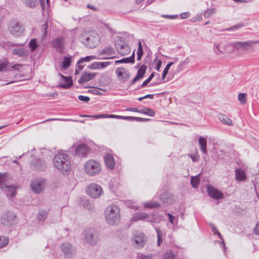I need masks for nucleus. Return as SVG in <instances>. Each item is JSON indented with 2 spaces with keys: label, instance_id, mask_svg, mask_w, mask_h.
<instances>
[{
  "label": "nucleus",
  "instance_id": "obj_1",
  "mask_svg": "<svg viewBox=\"0 0 259 259\" xmlns=\"http://www.w3.org/2000/svg\"><path fill=\"white\" fill-rule=\"evenodd\" d=\"M54 166L62 174H66L71 169L69 157L63 152L55 155L53 159Z\"/></svg>",
  "mask_w": 259,
  "mask_h": 259
},
{
  "label": "nucleus",
  "instance_id": "obj_2",
  "mask_svg": "<svg viewBox=\"0 0 259 259\" xmlns=\"http://www.w3.org/2000/svg\"><path fill=\"white\" fill-rule=\"evenodd\" d=\"M105 216L106 220L109 224L117 225L120 218V209L115 205L108 206L105 211Z\"/></svg>",
  "mask_w": 259,
  "mask_h": 259
},
{
  "label": "nucleus",
  "instance_id": "obj_3",
  "mask_svg": "<svg viewBox=\"0 0 259 259\" xmlns=\"http://www.w3.org/2000/svg\"><path fill=\"white\" fill-rule=\"evenodd\" d=\"M84 170L87 175L90 176H95L100 172L101 166L98 161L94 159H90L85 162Z\"/></svg>",
  "mask_w": 259,
  "mask_h": 259
},
{
  "label": "nucleus",
  "instance_id": "obj_4",
  "mask_svg": "<svg viewBox=\"0 0 259 259\" xmlns=\"http://www.w3.org/2000/svg\"><path fill=\"white\" fill-rule=\"evenodd\" d=\"M100 37L95 31H89L85 38L82 40V43L89 48H94L99 43Z\"/></svg>",
  "mask_w": 259,
  "mask_h": 259
},
{
  "label": "nucleus",
  "instance_id": "obj_5",
  "mask_svg": "<svg viewBox=\"0 0 259 259\" xmlns=\"http://www.w3.org/2000/svg\"><path fill=\"white\" fill-rule=\"evenodd\" d=\"M114 46L117 53L121 56L126 55L130 52V47L122 37H120L115 40Z\"/></svg>",
  "mask_w": 259,
  "mask_h": 259
},
{
  "label": "nucleus",
  "instance_id": "obj_6",
  "mask_svg": "<svg viewBox=\"0 0 259 259\" xmlns=\"http://www.w3.org/2000/svg\"><path fill=\"white\" fill-rule=\"evenodd\" d=\"M61 248L65 259H72L76 255L75 247L68 242L63 243Z\"/></svg>",
  "mask_w": 259,
  "mask_h": 259
},
{
  "label": "nucleus",
  "instance_id": "obj_7",
  "mask_svg": "<svg viewBox=\"0 0 259 259\" xmlns=\"http://www.w3.org/2000/svg\"><path fill=\"white\" fill-rule=\"evenodd\" d=\"M87 193L92 198H97L102 195L103 190L100 185L93 183L88 187Z\"/></svg>",
  "mask_w": 259,
  "mask_h": 259
},
{
  "label": "nucleus",
  "instance_id": "obj_8",
  "mask_svg": "<svg viewBox=\"0 0 259 259\" xmlns=\"http://www.w3.org/2000/svg\"><path fill=\"white\" fill-rule=\"evenodd\" d=\"M85 238L88 243L94 245L99 240V233L94 229H90L87 231Z\"/></svg>",
  "mask_w": 259,
  "mask_h": 259
},
{
  "label": "nucleus",
  "instance_id": "obj_9",
  "mask_svg": "<svg viewBox=\"0 0 259 259\" xmlns=\"http://www.w3.org/2000/svg\"><path fill=\"white\" fill-rule=\"evenodd\" d=\"M132 241L135 247L139 249L143 248L146 243L144 234L142 232H135Z\"/></svg>",
  "mask_w": 259,
  "mask_h": 259
},
{
  "label": "nucleus",
  "instance_id": "obj_10",
  "mask_svg": "<svg viewBox=\"0 0 259 259\" xmlns=\"http://www.w3.org/2000/svg\"><path fill=\"white\" fill-rule=\"evenodd\" d=\"M45 181L42 179H35L33 180L30 184V187L33 191L36 193H40L45 188Z\"/></svg>",
  "mask_w": 259,
  "mask_h": 259
},
{
  "label": "nucleus",
  "instance_id": "obj_11",
  "mask_svg": "<svg viewBox=\"0 0 259 259\" xmlns=\"http://www.w3.org/2000/svg\"><path fill=\"white\" fill-rule=\"evenodd\" d=\"M16 215L15 213L11 211H7L4 213L1 217L2 223L4 225H11L13 223Z\"/></svg>",
  "mask_w": 259,
  "mask_h": 259
},
{
  "label": "nucleus",
  "instance_id": "obj_12",
  "mask_svg": "<svg viewBox=\"0 0 259 259\" xmlns=\"http://www.w3.org/2000/svg\"><path fill=\"white\" fill-rule=\"evenodd\" d=\"M258 42L257 41H237L233 44V47L237 50H247L252 45Z\"/></svg>",
  "mask_w": 259,
  "mask_h": 259
},
{
  "label": "nucleus",
  "instance_id": "obj_13",
  "mask_svg": "<svg viewBox=\"0 0 259 259\" xmlns=\"http://www.w3.org/2000/svg\"><path fill=\"white\" fill-rule=\"evenodd\" d=\"M51 44L57 52L62 53L64 49V38L63 37L56 38L51 42Z\"/></svg>",
  "mask_w": 259,
  "mask_h": 259
},
{
  "label": "nucleus",
  "instance_id": "obj_14",
  "mask_svg": "<svg viewBox=\"0 0 259 259\" xmlns=\"http://www.w3.org/2000/svg\"><path fill=\"white\" fill-rule=\"evenodd\" d=\"M145 219H146L147 222H154L156 221V217L154 214L151 215L146 212H139L133 218L134 221Z\"/></svg>",
  "mask_w": 259,
  "mask_h": 259
},
{
  "label": "nucleus",
  "instance_id": "obj_15",
  "mask_svg": "<svg viewBox=\"0 0 259 259\" xmlns=\"http://www.w3.org/2000/svg\"><path fill=\"white\" fill-rule=\"evenodd\" d=\"M207 193L209 197L214 199H221L223 198V193L212 186L207 187Z\"/></svg>",
  "mask_w": 259,
  "mask_h": 259
},
{
  "label": "nucleus",
  "instance_id": "obj_16",
  "mask_svg": "<svg viewBox=\"0 0 259 259\" xmlns=\"http://www.w3.org/2000/svg\"><path fill=\"white\" fill-rule=\"evenodd\" d=\"M31 167L37 170H44L46 167V162L44 160L35 159L31 162Z\"/></svg>",
  "mask_w": 259,
  "mask_h": 259
},
{
  "label": "nucleus",
  "instance_id": "obj_17",
  "mask_svg": "<svg viewBox=\"0 0 259 259\" xmlns=\"http://www.w3.org/2000/svg\"><path fill=\"white\" fill-rule=\"evenodd\" d=\"M59 75L63 79L64 83H60L58 85V87L59 88H63L64 89H68L70 88L72 85V80L71 77H66L61 73H59Z\"/></svg>",
  "mask_w": 259,
  "mask_h": 259
},
{
  "label": "nucleus",
  "instance_id": "obj_18",
  "mask_svg": "<svg viewBox=\"0 0 259 259\" xmlns=\"http://www.w3.org/2000/svg\"><path fill=\"white\" fill-rule=\"evenodd\" d=\"M146 69L147 66L146 65H141L138 70L137 74L133 79V80L131 82L130 85H133L137 81L142 78L146 73Z\"/></svg>",
  "mask_w": 259,
  "mask_h": 259
},
{
  "label": "nucleus",
  "instance_id": "obj_19",
  "mask_svg": "<svg viewBox=\"0 0 259 259\" xmlns=\"http://www.w3.org/2000/svg\"><path fill=\"white\" fill-rule=\"evenodd\" d=\"M10 33L15 35H19L23 31V29L21 24L19 23H15L9 27Z\"/></svg>",
  "mask_w": 259,
  "mask_h": 259
},
{
  "label": "nucleus",
  "instance_id": "obj_20",
  "mask_svg": "<svg viewBox=\"0 0 259 259\" xmlns=\"http://www.w3.org/2000/svg\"><path fill=\"white\" fill-rule=\"evenodd\" d=\"M96 76V73L84 72L78 80V83L83 84L93 79Z\"/></svg>",
  "mask_w": 259,
  "mask_h": 259
},
{
  "label": "nucleus",
  "instance_id": "obj_21",
  "mask_svg": "<svg viewBox=\"0 0 259 259\" xmlns=\"http://www.w3.org/2000/svg\"><path fill=\"white\" fill-rule=\"evenodd\" d=\"M111 64V62L110 61L96 62L93 63L90 66L88 67V68L91 69H103L110 65Z\"/></svg>",
  "mask_w": 259,
  "mask_h": 259
},
{
  "label": "nucleus",
  "instance_id": "obj_22",
  "mask_svg": "<svg viewBox=\"0 0 259 259\" xmlns=\"http://www.w3.org/2000/svg\"><path fill=\"white\" fill-rule=\"evenodd\" d=\"M89 151V147L84 144L78 145L75 150V154L78 156H85Z\"/></svg>",
  "mask_w": 259,
  "mask_h": 259
},
{
  "label": "nucleus",
  "instance_id": "obj_23",
  "mask_svg": "<svg viewBox=\"0 0 259 259\" xmlns=\"http://www.w3.org/2000/svg\"><path fill=\"white\" fill-rule=\"evenodd\" d=\"M95 59H96V57L95 56H88L84 58H81L77 62V69L81 70L85 66V65H82V63L90 62Z\"/></svg>",
  "mask_w": 259,
  "mask_h": 259
},
{
  "label": "nucleus",
  "instance_id": "obj_24",
  "mask_svg": "<svg viewBox=\"0 0 259 259\" xmlns=\"http://www.w3.org/2000/svg\"><path fill=\"white\" fill-rule=\"evenodd\" d=\"M106 166L110 169H112L115 166V161L113 156L110 154H107L104 158Z\"/></svg>",
  "mask_w": 259,
  "mask_h": 259
},
{
  "label": "nucleus",
  "instance_id": "obj_25",
  "mask_svg": "<svg viewBox=\"0 0 259 259\" xmlns=\"http://www.w3.org/2000/svg\"><path fill=\"white\" fill-rule=\"evenodd\" d=\"M7 190L6 191V195L7 197L12 198L15 196L16 194V190L17 189V187L15 185H10V186H6V188Z\"/></svg>",
  "mask_w": 259,
  "mask_h": 259
},
{
  "label": "nucleus",
  "instance_id": "obj_26",
  "mask_svg": "<svg viewBox=\"0 0 259 259\" xmlns=\"http://www.w3.org/2000/svg\"><path fill=\"white\" fill-rule=\"evenodd\" d=\"M199 144L200 146V150L204 154H206L207 151V148H206V145H207V140L205 138H203L202 137H200L199 138Z\"/></svg>",
  "mask_w": 259,
  "mask_h": 259
},
{
  "label": "nucleus",
  "instance_id": "obj_27",
  "mask_svg": "<svg viewBox=\"0 0 259 259\" xmlns=\"http://www.w3.org/2000/svg\"><path fill=\"white\" fill-rule=\"evenodd\" d=\"M235 178L237 180L242 181L246 179V176L243 170L237 169L235 170Z\"/></svg>",
  "mask_w": 259,
  "mask_h": 259
},
{
  "label": "nucleus",
  "instance_id": "obj_28",
  "mask_svg": "<svg viewBox=\"0 0 259 259\" xmlns=\"http://www.w3.org/2000/svg\"><path fill=\"white\" fill-rule=\"evenodd\" d=\"M135 51L133 53L132 56L130 57L123 58L121 60H116L115 61V64H119V63H134L135 62Z\"/></svg>",
  "mask_w": 259,
  "mask_h": 259
},
{
  "label": "nucleus",
  "instance_id": "obj_29",
  "mask_svg": "<svg viewBox=\"0 0 259 259\" xmlns=\"http://www.w3.org/2000/svg\"><path fill=\"white\" fill-rule=\"evenodd\" d=\"M218 118L222 122L225 124L230 126L233 125L232 120L227 115L225 114H219Z\"/></svg>",
  "mask_w": 259,
  "mask_h": 259
},
{
  "label": "nucleus",
  "instance_id": "obj_30",
  "mask_svg": "<svg viewBox=\"0 0 259 259\" xmlns=\"http://www.w3.org/2000/svg\"><path fill=\"white\" fill-rule=\"evenodd\" d=\"M8 180V177L6 173L0 172V188H6V183Z\"/></svg>",
  "mask_w": 259,
  "mask_h": 259
},
{
  "label": "nucleus",
  "instance_id": "obj_31",
  "mask_svg": "<svg viewBox=\"0 0 259 259\" xmlns=\"http://www.w3.org/2000/svg\"><path fill=\"white\" fill-rule=\"evenodd\" d=\"M114 54L115 50L111 47H108L104 48L100 53V55H105L107 56H110Z\"/></svg>",
  "mask_w": 259,
  "mask_h": 259
},
{
  "label": "nucleus",
  "instance_id": "obj_32",
  "mask_svg": "<svg viewBox=\"0 0 259 259\" xmlns=\"http://www.w3.org/2000/svg\"><path fill=\"white\" fill-rule=\"evenodd\" d=\"M159 199L162 202L165 204L168 205L169 204V194L165 192L160 194Z\"/></svg>",
  "mask_w": 259,
  "mask_h": 259
},
{
  "label": "nucleus",
  "instance_id": "obj_33",
  "mask_svg": "<svg viewBox=\"0 0 259 259\" xmlns=\"http://www.w3.org/2000/svg\"><path fill=\"white\" fill-rule=\"evenodd\" d=\"M71 57H64L62 62V68L63 69H67L71 65Z\"/></svg>",
  "mask_w": 259,
  "mask_h": 259
},
{
  "label": "nucleus",
  "instance_id": "obj_34",
  "mask_svg": "<svg viewBox=\"0 0 259 259\" xmlns=\"http://www.w3.org/2000/svg\"><path fill=\"white\" fill-rule=\"evenodd\" d=\"M48 211L45 210H40L38 212L37 218L39 221H44L47 218Z\"/></svg>",
  "mask_w": 259,
  "mask_h": 259
},
{
  "label": "nucleus",
  "instance_id": "obj_35",
  "mask_svg": "<svg viewBox=\"0 0 259 259\" xmlns=\"http://www.w3.org/2000/svg\"><path fill=\"white\" fill-rule=\"evenodd\" d=\"M139 113L148 115L150 116H154L155 115V112L151 109L148 107L140 109Z\"/></svg>",
  "mask_w": 259,
  "mask_h": 259
},
{
  "label": "nucleus",
  "instance_id": "obj_36",
  "mask_svg": "<svg viewBox=\"0 0 259 259\" xmlns=\"http://www.w3.org/2000/svg\"><path fill=\"white\" fill-rule=\"evenodd\" d=\"M160 204L156 201H149L144 204V206L146 208H153L160 207Z\"/></svg>",
  "mask_w": 259,
  "mask_h": 259
},
{
  "label": "nucleus",
  "instance_id": "obj_37",
  "mask_svg": "<svg viewBox=\"0 0 259 259\" xmlns=\"http://www.w3.org/2000/svg\"><path fill=\"white\" fill-rule=\"evenodd\" d=\"M175 254L171 250H166L163 255V259H175Z\"/></svg>",
  "mask_w": 259,
  "mask_h": 259
},
{
  "label": "nucleus",
  "instance_id": "obj_38",
  "mask_svg": "<svg viewBox=\"0 0 259 259\" xmlns=\"http://www.w3.org/2000/svg\"><path fill=\"white\" fill-rule=\"evenodd\" d=\"M26 51L23 48L15 49L13 51L14 55H17L19 57H23L26 55Z\"/></svg>",
  "mask_w": 259,
  "mask_h": 259
},
{
  "label": "nucleus",
  "instance_id": "obj_39",
  "mask_svg": "<svg viewBox=\"0 0 259 259\" xmlns=\"http://www.w3.org/2000/svg\"><path fill=\"white\" fill-rule=\"evenodd\" d=\"M155 229L157 233V245L159 246L162 242V233L159 228L156 227Z\"/></svg>",
  "mask_w": 259,
  "mask_h": 259
},
{
  "label": "nucleus",
  "instance_id": "obj_40",
  "mask_svg": "<svg viewBox=\"0 0 259 259\" xmlns=\"http://www.w3.org/2000/svg\"><path fill=\"white\" fill-rule=\"evenodd\" d=\"M200 182L199 175L195 177H192L191 179V184L193 188H197Z\"/></svg>",
  "mask_w": 259,
  "mask_h": 259
},
{
  "label": "nucleus",
  "instance_id": "obj_41",
  "mask_svg": "<svg viewBox=\"0 0 259 259\" xmlns=\"http://www.w3.org/2000/svg\"><path fill=\"white\" fill-rule=\"evenodd\" d=\"M36 1L37 0H23V2L26 7L33 8L36 6Z\"/></svg>",
  "mask_w": 259,
  "mask_h": 259
},
{
  "label": "nucleus",
  "instance_id": "obj_42",
  "mask_svg": "<svg viewBox=\"0 0 259 259\" xmlns=\"http://www.w3.org/2000/svg\"><path fill=\"white\" fill-rule=\"evenodd\" d=\"M215 12L216 9L215 8H211L204 11L203 15L205 18H209L214 14Z\"/></svg>",
  "mask_w": 259,
  "mask_h": 259
},
{
  "label": "nucleus",
  "instance_id": "obj_43",
  "mask_svg": "<svg viewBox=\"0 0 259 259\" xmlns=\"http://www.w3.org/2000/svg\"><path fill=\"white\" fill-rule=\"evenodd\" d=\"M174 64V63L172 62H169L168 64H167L166 65V66H165L163 71V73H162V79L163 80H164V79H165L166 75L168 73V70L170 67V66Z\"/></svg>",
  "mask_w": 259,
  "mask_h": 259
},
{
  "label": "nucleus",
  "instance_id": "obj_44",
  "mask_svg": "<svg viewBox=\"0 0 259 259\" xmlns=\"http://www.w3.org/2000/svg\"><path fill=\"white\" fill-rule=\"evenodd\" d=\"M29 46L32 52L35 51L38 47V45L37 44L36 42V39H31L29 43Z\"/></svg>",
  "mask_w": 259,
  "mask_h": 259
},
{
  "label": "nucleus",
  "instance_id": "obj_45",
  "mask_svg": "<svg viewBox=\"0 0 259 259\" xmlns=\"http://www.w3.org/2000/svg\"><path fill=\"white\" fill-rule=\"evenodd\" d=\"M247 94L245 93H240L238 95V100L242 104H245L246 102Z\"/></svg>",
  "mask_w": 259,
  "mask_h": 259
},
{
  "label": "nucleus",
  "instance_id": "obj_46",
  "mask_svg": "<svg viewBox=\"0 0 259 259\" xmlns=\"http://www.w3.org/2000/svg\"><path fill=\"white\" fill-rule=\"evenodd\" d=\"M9 242L8 239L4 236H0V248L6 246Z\"/></svg>",
  "mask_w": 259,
  "mask_h": 259
},
{
  "label": "nucleus",
  "instance_id": "obj_47",
  "mask_svg": "<svg viewBox=\"0 0 259 259\" xmlns=\"http://www.w3.org/2000/svg\"><path fill=\"white\" fill-rule=\"evenodd\" d=\"M83 206L89 210H92L94 209L93 205L88 200H84L82 203Z\"/></svg>",
  "mask_w": 259,
  "mask_h": 259
},
{
  "label": "nucleus",
  "instance_id": "obj_48",
  "mask_svg": "<svg viewBox=\"0 0 259 259\" xmlns=\"http://www.w3.org/2000/svg\"><path fill=\"white\" fill-rule=\"evenodd\" d=\"M155 75V73L152 72L151 75L149 76V77L145 80L143 83L141 84L140 88H143L146 87V85L150 82L152 79L154 77Z\"/></svg>",
  "mask_w": 259,
  "mask_h": 259
},
{
  "label": "nucleus",
  "instance_id": "obj_49",
  "mask_svg": "<svg viewBox=\"0 0 259 259\" xmlns=\"http://www.w3.org/2000/svg\"><path fill=\"white\" fill-rule=\"evenodd\" d=\"M48 27V24L47 22H45L41 26V31L42 33V36L45 37L47 35V29Z\"/></svg>",
  "mask_w": 259,
  "mask_h": 259
},
{
  "label": "nucleus",
  "instance_id": "obj_50",
  "mask_svg": "<svg viewBox=\"0 0 259 259\" xmlns=\"http://www.w3.org/2000/svg\"><path fill=\"white\" fill-rule=\"evenodd\" d=\"M124 68L119 67L116 69L115 72L118 77H121L125 72Z\"/></svg>",
  "mask_w": 259,
  "mask_h": 259
},
{
  "label": "nucleus",
  "instance_id": "obj_51",
  "mask_svg": "<svg viewBox=\"0 0 259 259\" xmlns=\"http://www.w3.org/2000/svg\"><path fill=\"white\" fill-rule=\"evenodd\" d=\"M8 63L7 61H5L3 62H0V71H7V65Z\"/></svg>",
  "mask_w": 259,
  "mask_h": 259
},
{
  "label": "nucleus",
  "instance_id": "obj_52",
  "mask_svg": "<svg viewBox=\"0 0 259 259\" xmlns=\"http://www.w3.org/2000/svg\"><path fill=\"white\" fill-rule=\"evenodd\" d=\"M214 50L215 53L218 55H219L220 54H224L225 53V51H222V50L221 49L220 45H214Z\"/></svg>",
  "mask_w": 259,
  "mask_h": 259
},
{
  "label": "nucleus",
  "instance_id": "obj_53",
  "mask_svg": "<svg viewBox=\"0 0 259 259\" xmlns=\"http://www.w3.org/2000/svg\"><path fill=\"white\" fill-rule=\"evenodd\" d=\"M81 117H92L95 119H98L100 118L105 117L106 115L105 114H100V115H80Z\"/></svg>",
  "mask_w": 259,
  "mask_h": 259
},
{
  "label": "nucleus",
  "instance_id": "obj_54",
  "mask_svg": "<svg viewBox=\"0 0 259 259\" xmlns=\"http://www.w3.org/2000/svg\"><path fill=\"white\" fill-rule=\"evenodd\" d=\"M242 27H243V25L242 23H240V24H239L237 25H235L230 28H229L227 29L226 30L228 31H233L236 29L242 28Z\"/></svg>",
  "mask_w": 259,
  "mask_h": 259
},
{
  "label": "nucleus",
  "instance_id": "obj_55",
  "mask_svg": "<svg viewBox=\"0 0 259 259\" xmlns=\"http://www.w3.org/2000/svg\"><path fill=\"white\" fill-rule=\"evenodd\" d=\"M179 16L178 15H162L161 17L166 18V19H175L178 18Z\"/></svg>",
  "mask_w": 259,
  "mask_h": 259
},
{
  "label": "nucleus",
  "instance_id": "obj_56",
  "mask_svg": "<svg viewBox=\"0 0 259 259\" xmlns=\"http://www.w3.org/2000/svg\"><path fill=\"white\" fill-rule=\"evenodd\" d=\"M143 55V51L142 49V46L141 42L140 41H139L138 43V49L137 51V55Z\"/></svg>",
  "mask_w": 259,
  "mask_h": 259
},
{
  "label": "nucleus",
  "instance_id": "obj_57",
  "mask_svg": "<svg viewBox=\"0 0 259 259\" xmlns=\"http://www.w3.org/2000/svg\"><path fill=\"white\" fill-rule=\"evenodd\" d=\"M78 99L81 101L84 102H88L90 99L89 97L87 96H84L82 95H80L78 96Z\"/></svg>",
  "mask_w": 259,
  "mask_h": 259
},
{
  "label": "nucleus",
  "instance_id": "obj_58",
  "mask_svg": "<svg viewBox=\"0 0 259 259\" xmlns=\"http://www.w3.org/2000/svg\"><path fill=\"white\" fill-rule=\"evenodd\" d=\"M151 119L150 118H144L142 117H136V121L138 122H147L150 121Z\"/></svg>",
  "mask_w": 259,
  "mask_h": 259
},
{
  "label": "nucleus",
  "instance_id": "obj_59",
  "mask_svg": "<svg viewBox=\"0 0 259 259\" xmlns=\"http://www.w3.org/2000/svg\"><path fill=\"white\" fill-rule=\"evenodd\" d=\"M122 119H124L128 121H136V117L134 116H122Z\"/></svg>",
  "mask_w": 259,
  "mask_h": 259
},
{
  "label": "nucleus",
  "instance_id": "obj_60",
  "mask_svg": "<svg viewBox=\"0 0 259 259\" xmlns=\"http://www.w3.org/2000/svg\"><path fill=\"white\" fill-rule=\"evenodd\" d=\"M130 75L129 72L127 71H125L124 73L122 76V79H123V81H126V80H127L128 79V78L130 77Z\"/></svg>",
  "mask_w": 259,
  "mask_h": 259
},
{
  "label": "nucleus",
  "instance_id": "obj_61",
  "mask_svg": "<svg viewBox=\"0 0 259 259\" xmlns=\"http://www.w3.org/2000/svg\"><path fill=\"white\" fill-rule=\"evenodd\" d=\"M181 18L182 19H186L190 16L189 12L182 13L180 14Z\"/></svg>",
  "mask_w": 259,
  "mask_h": 259
},
{
  "label": "nucleus",
  "instance_id": "obj_62",
  "mask_svg": "<svg viewBox=\"0 0 259 259\" xmlns=\"http://www.w3.org/2000/svg\"><path fill=\"white\" fill-rule=\"evenodd\" d=\"M22 67V65L20 64H14V65L11 66V68L13 69L19 70Z\"/></svg>",
  "mask_w": 259,
  "mask_h": 259
},
{
  "label": "nucleus",
  "instance_id": "obj_63",
  "mask_svg": "<svg viewBox=\"0 0 259 259\" xmlns=\"http://www.w3.org/2000/svg\"><path fill=\"white\" fill-rule=\"evenodd\" d=\"M152 255L151 254H149L148 255H142L140 256L139 259H152Z\"/></svg>",
  "mask_w": 259,
  "mask_h": 259
},
{
  "label": "nucleus",
  "instance_id": "obj_64",
  "mask_svg": "<svg viewBox=\"0 0 259 259\" xmlns=\"http://www.w3.org/2000/svg\"><path fill=\"white\" fill-rule=\"evenodd\" d=\"M254 232L256 235H259V222L257 223L254 230Z\"/></svg>",
  "mask_w": 259,
  "mask_h": 259
}]
</instances>
